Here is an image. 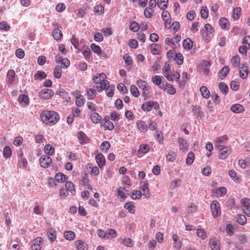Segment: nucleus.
<instances>
[{
  "mask_svg": "<svg viewBox=\"0 0 250 250\" xmlns=\"http://www.w3.org/2000/svg\"><path fill=\"white\" fill-rule=\"evenodd\" d=\"M143 195L142 192L140 190H136L131 194V197L132 199H140Z\"/></svg>",
  "mask_w": 250,
  "mask_h": 250,
  "instance_id": "obj_58",
  "label": "nucleus"
},
{
  "mask_svg": "<svg viewBox=\"0 0 250 250\" xmlns=\"http://www.w3.org/2000/svg\"><path fill=\"white\" fill-rule=\"evenodd\" d=\"M229 175L236 183H239L241 182L240 178L237 175V172L234 170H229Z\"/></svg>",
  "mask_w": 250,
  "mask_h": 250,
  "instance_id": "obj_25",
  "label": "nucleus"
},
{
  "mask_svg": "<svg viewBox=\"0 0 250 250\" xmlns=\"http://www.w3.org/2000/svg\"><path fill=\"white\" fill-rule=\"evenodd\" d=\"M66 175L60 172L55 175V179L58 182H63L66 180Z\"/></svg>",
  "mask_w": 250,
  "mask_h": 250,
  "instance_id": "obj_55",
  "label": "nucleus"
},
{
  "mask_svg": "<svg viewBox=\"0 0 250 250\" xmlns=\"http://www.w3.org/2000/svg\"><path fill=\"white\" fill-rule=\"evenodd\" d=\"M56 95H59L62 97L64 101H68L70 99L68 96V93L63 89H61L56 92Z\"/></svg>",
  "mask_w": 250,
  "mask_h": 250,
  "instance_id": "obj_26",
  "label": "nucleus"
},
{
  "mask_svg": "<svg viewBox=\"0 0 250 250\" xmlns=\"http://www.w3.org/2000/svg\"><path fill=\"white\" fill-rule=\"evenodd\" d=\"M109 85V82L107 80L102 81L100 83V85L95 86V88L98 89L99 92H100L102 89H106L108 85ZM95 88V86L94 87Z\"/></svg>",
  "mask_w": 250,
  "mask_h": 250,
  "instance_id": "obj_42",
  "label": "nucleus"
},
{
  "mask_svg": "<svg viewBox=\"0 0 250 250\" xmlns=\"http://www.w3.org/2000/svg\"><path fill=\"white\" fill-rule=\"evenodd\" d=\"M182 77L183 80L179 82V86L181 87H184L186 82L188 80V74L186 72H183Z\"/></svg>",
  "mask_w": 250,
  "mask_h": 250,
  "instance_id": "obj_52",
  "label": "nucleus"
},
{
  "mask_svg": "<svg viewBox=\"0 0 250 250\" xmlns=\"http://www.w3.org/2000/svg\"><path fill=\"white\" fill-rule=\"evenodd\" d=\"M115 87L113 85H108L106 88V93L108 97H112L114 95Z\"/></svg>",
  "mask_w": 250,
  "mask_h": 250,
  "instance_id": "obj_53",
  "label": "nucleus"
},
{
  "mask_svg": "<svg viewBox=\"0 0 250 250\" xmlns=\"http://www.w3.org/2000/svg\"><path fill=\"white\" fill-rule=\"evenodd\" d=\"M96 162L100 168H102L105 164V159L103 154L99 153L95 157Z\"/></svg>",
  "mask_w": 250,
  "mask_h": 250,
  "instance_id": "obj_16",
  "label": "nucleus"
},
{
  "mask_svg": "<svg viewBox=\"0 0 250 250\" xmlns=\"http://www.w3.org/2000/svg\"><path fill=\"white\" fill-rule=\"evenodd\" d=\"M192 112L197 117H201L204 114L201 110V107L199 106H195L192 109Z\"/></svg>",
  "mask_w": 250,
  "mask_h": 250,
  "instance_id": "obj_49",
  "label": "nucleus"
},
{
  "mask_svg": "<svg viewBox=\"0 0 250 250\" xmlns=\"http://www.w3.org/2000/svg\"><path fill=\"white\" fill-rule=\"evenodd\" d=\"M152 83L159 86L162 89L166 90L167 88V82L162 83V78L158 75H154L152 77Z\"/></svg>",
  "mask_w": 250,
  "mask_h": 250,
  "instance_id": "obj_7",
  "label": "nucleus"
},
{
  "mask_svg": "<svg viewBox=\"0 0 250 250\" xmlns=\"http://www.w3.org/2000/svg\"><path fill=\"white\" fill-rule=\"evenodd\" d=\"M42 121L45 124L52 126L57 123L60 119L59 114L53 111H44L41 115Z\"/></svg>",
  "mask_w": 250,
  "mask_h": 250,
  "instance_id": "obj_1",
  "label": "nucleus"
},
{
  "mask_svg": "<svg viewBox=\"0 0 250 250\" xmlns=\"http://www.w3.org/2000/svg\"><path fill=\"white\" fill-rule=\"evenodd\" d=\"M43 243L42 238L41 237H37L33 240V243L31 246L32 250H41V245Z\"/></svg>",
  "mask_w": 250,
  "mask_h": 250,
  "instance_id": "obj_9",
  "label": "nucleus"
},
{
  "mask_svg": "<svg viewBox=\"0 0 250 250\" xmlns=\"http://www.w3.org/2000/svg\"><path fill=\"white\" fill-rule=\"evenodd\" d=\"M47 77V75L44 71H37L36 73L34 76V78L35 80H42L45 79Z\"/></svg>",
  "mask_w": 250,
  "mask_h": 250,
  "instance_id": "obj_29",
  "label": "nucleus"
},
{
  "mask_svg": "<svg viewBox=\"0 0 250 250\" xmlns=\"http://www.w3.org/2000/svg\"><path fill=\"white\" fill-rule=\"evenodd\" d=\"M18 101L20 103H24L25 104L28 105L29 103V99L27 95L21 94L19 96Z\"/></svg>",
  "mask_w": 250,
  "mask_h": 250,
  "instance_id": "obj_45",
  "label": "nucleus"
},
{
  "mask_svg": "<svg viewBox=\"0 0 250 250\" xmlns=\"http://www.w3.org/2000/svg\"><path fill=\"white\" fill-rule=\"evenodd\" d=\"M241 13V9L240 7H235L233 10V14L232 18L234 20H237L240 17Z\"/></svg>",
  "mask_w": 250,
  "mask_h": 250,
  "instance_id": "obj_36",
  "label": "nucleus"
},
{
  "mask_svg": "<svg viewBox=\"0 0 250 250\" xmlns=\"http://www.w3.org/2000/svg\"><path fill=\"white\" fill-rule=\"evenodd\" d=\"M75 245L78 250H87L88 249V245L81 240L76 241Z\"/></svg>",
  "mask_w": 250,
  "mask_h": 250,
  "instance_id": "obj_18",
  "label": "nucleus"
},
{
  "mask_svg": "<svg viewBox=\"0 0 250 250\" xmlns=\"http://www.w3.org/2000/svg\"><path fill=\"white\" fill-rule=\"evenodd\" d=\"M240 57L238 55L233 57L231 60V64L234 67L238 66L240 64Z\"/></svg>",
  "mask_w": 250,
  "mask_h": 250,
  "instance_id": "obj_46",
  "label": "nucleus"
},
{
  "mask_svg": "<svg viewBox=\"0 0 250 250\" xmlns=\"http://www.w3.org/2000/svg\"><path fill=\"white\" fill-rule=\"evenodd\" d=\"M170 69L171 66L169 63L168 62H165L162 68L163 73L168 81H173L172 75L170 73Z\"/></svg>",
  "mask_w": 250,
  "mask_h": 250,
  "instance_id": "obj_6",
  "label": "nucleus"
},
{
  "mask_svg": "<svg viewBox=\"0 0 250 250\" xmlns=\"http://www.w3.org/2000/svg\"><path fill=\"white\" fill-rule=\"evenodd\" d=\"M237 221L239 224L244 225L246 224L247 218L245 215L239 214L237 216Z\"/></svg>",
  "mask_w": 250,
  "mask_h": 250,
  "instance_id": "obj_56",
  "label": "nucleus"
},
{
  "mask_svg": "<svg viewBox=\"0 0 250 250\" xmlns=\"http://www.w3.org/2000/svg\"><path fill=\"white\" fill-rule=\"evenodd\" d=\"M124 207L125 208L127 209L130 213L132 214L135 213V206L133 202L126 203L124 205Z\"/></svg>",
  "mask_w": 250,
  "mask_h": 250,
  "instance_id": "obj_38",
  "label": "nucleus"
},
{
  "mask_svg": "<svg viewBox=\"0 0 250 250\" xmlns=\"http://www.w3.org/2000/svg\"><path fill=\"white\" fill-rule=\"evenodd\" d=\"M101 124L105 130H112L114 129V125L112 122L109 121L108 117H105L101 121Z\"/></svg>",
  "mask_w": 250,
  "mask_h": 250,
  "instance_id": "obj_8",
  "label": "nucleus"
},
{
  "mask_svg": "<svg viewBox=\"0 0 250 250\" xmlns=\"http://www.w3.org/2000/svg\"><path fill=\"white\" fill-rule=\"evenodd\" d=\"M92 122L94 124L98 123L101 120V116L97 113L94 112L90 116Z\"/></svg>",
  "mask_w": 250,
  "mask_h": 250,
  "instance_id": "obj_43",
  "label": "nucleus"
},
{
  "mask_svg": "<svg viewBox=\"0 0 250 250\" xmlns=\"http://www.w3.org/2000/svg\"><path fill=\"white\" fill-rule=\"evenodd\" d=\"M219 25L221 28L224 30H229V23L228 20L225 18H221L219 20Z\"/></svg>",
  "mask_w": 250,
  "mask_h": 250,
  "instance_id": "obj_24",
  "label": "nucleus"
},
{
  "mask_svg": "<svg viewBox=\"0 0 250 250\" xmlns=\"http://www.w3.org/2000/svg\"><path fill=\"white\" fill-rule=\"evenodd\" d=\"M176 157L174 151H170L166 156V159L167 161L173 162L175 161Z\"/></svg>",
  "mask_w": 250,
  "mask_h": 250,
  "instance_id": "obj_64",
  "label": "nucleus"
},
{
  "mask_svg": "<svg viewBox=\"0 0 250 250\" xmlns=\"http://www.w3.org/2000/svg\"><path fill=\"white\" fill-rule=\"evenodd\" d=\"M130 91L132 95L135 97H138L140 95L139 90L135 85H131Z\"/></svg>",
  "mask_w": 250,
  "mask_h": 250,
  "instance_id": "obj_63",
  "label": "nucleus"
},
{
  "mask_svg": "<svg viewBox=\"0 0 250 250\" xmlns=\"http://www.w3.org/2000/svg\"><path fill=\"white\" fill-rule=\"evenodd\" d=\"M62 66L57 65L54 70V76L57 79L60 78L62 75Z\"/></svg>",
  "mask_w": 250,
  "mask_h": 250,
  "instance_id": "obj_44",
  "label": "nucleus"
},
{
  "mask_svg": "<svg viewBox=\"0 0 250 250\" xmlns=\"http://www.w3.org/2000/svg\"><path fill=\"white\" fill-rule=\"evenodd\" d=\"M54 92L51 89H43L39 93V97L41 99L48 100L51 98L54 95Z\"/></svg>",
  "mask_w": 250,
  "mask_h": 250,
  "instance_id": "obj_3",
  "label": "nucleus"
},
{
  "mask_svg": "<svg viewBox=\"0 0 250 250\" xmlns=\"http://www.w3.org/2000/svg\"><path fill=\"white\" fill-rule=\"evenodd\" d=\"M77 137L80 141V144H83L87 142L88 138L86 134L83 131H81L78 133Z\"/></svg>",
  "mask_w": 250,
  "mask_h": 250,
  "instance_id": "obj_23",
  "label": "nucleus"
},
{
  "mask_svg": "<svg viewBox=\"0 0 250 250\" xmlns=\"http://www.w3.org/2000/svg\"><path fill=\"white\" fill-rule=\"evenodd\" d=\"M155 138L158 140V141L161 143L163 144L164 142V136L163 133L162 131L160 130H157L155 132Z\"/></svg>",
  "mask_w": 250,
  "mask_h": 250,
  "instance_id": "obj_54",
  "label": "nucleus"
},
{
  "mask_svg": "<svg viewBox=\"0 0 250 250\" xmlns=\"http://www.w3.org/2000/svg\"><path fill=\"white\" fill-rule=\"evenodd\" d=\"M88 175L85 173L84 176L81 179V182L84 186H87L88 188L92 190V187L89 185V180L88 179Z\"/></svg>",
  "mask_w": 250,
  "mask_h": 250,
  "instance_id": "obj_40",
  "label": "nucleus"
},
{
  "mask_svg": "<svg viewBox=\"0 0 250 250\" xmlns=\"http://www.w3.org/2000/svg\"><path fill=\"white\" fill-rule=\"evenodd\" d=\"M172 237L174 241L173 247L176 250H180L181 248L182 242L179 240L178 236L176 234H174L172 235Z\"/></svg>",
  "mask_w": 250,
  "mask_h": 250,
  "instance_id": "obj_19",
  "label": "nucleus"
},
{
  "mask_svg": "<svg viewBox=\"0 0 250 250\" xmlns=\"http://www.w3.org/2000/svg\"><path fill=\"white\" fill-rule=\"evenodd\" d=\"M196 235L202 240H205L207 238V234L204 229H196Z\"/></svg>",
  "mask_w": 250,
  "mask_h": 250,
  "instance_id": "obj_30",
  "label": "nucleus"
},
{
  "mask_svg": "<svg viewBox=\"0 0 250 250\" xmlns=\"http://www.w3.org/2000/svg\"><path fill=\"white\" fill-rule=\"evenodd\" d=\"M52 164V160L48 155H43L40 159V164L41 167L43 168L49 167Z\"/></svg>",
  "mask_w": 250,
  "mask_h": 250,
  "instance_id": "obj_5",
  "label": "nucleus"
},
{
  "mask_svg": "<svg viewBox=\"0 0 250 250\" xmlns=\"http://www.w3.org/2000/svg\"><path fill=\"white\" fill-rule=\"evenodd\" d=\"M86 167L87 169H91L89 172L91 175L97 176L99 174L100 170L98 167L93 166L91 164H88Z\"/></svg>",
  "mask_w": 250,
  "mask_h": 250,
  "instance_id": "obj_21",
  "label": "nucleus"
},
{
  "mask_svg": "<svg viewBox=\"0 0 250 250\" xmlns=\"http://www.w3.org/2000/svg\"><path fill=\"white\" fill-rule=\"evenodd\" d=\"M153 12L154 10L152 8L146 7L144 9V15L146 18L149 19L152 17Z\"/></svg>",
  "mask_w": 250,
  "mask_h": 250,
  "instance_id": "obj_61",
  "label": "nucleus"
},
{
  "mask_svg": "<svg viewBox=\"0 0 250 250\" xmlns=\"http://www.w3.org/2000/svg\"><path fill=\"white\" fill-rule=\"evenodd\" d=\"M65 186L67 190L70 191L72 194H74L75 192V186L72 182H66Z\"/></svg>",
  "mask_w": 250,
  "mask_h": 250,
  "instance_id": "obj_47",
  "label": "nucleus"
},
{
  "mask_svg": "<svg viewBox=\"0 0 250 250\" xmlns=\"http://www.w3.org/2000/svg\"><path fill=\"white\" fill-rule=\"evenodd\" d=\"M168 0H158V5L161 9H165L168 6Z\"/></svg>",
  "mask_w": 250,
  "mask_h": 250,
  "instance_id": "obj_59",
  "label": "nucleus"
},
{
  "mask_svg": "<svg viewBox=\"0 0 250 250\" xmlns=\"http://www.w3.org/2000/svg\"><path fill=\"white\" fill-rule=\"evenodd\" d=\"M160 107L159 104L157 102L153 101H147L143 104L141 106V109L144 111L148 112L152 110V108L157 110Z\"/></svg>",
  "mask_w": 250,
  "mask_h": 250,
  "instance_id": "obj_2",
  "label": "nucleus"
},
{
  "mask_svg": "<svg viewBox=\"0 0 250 250\" xmlns=\"http://www.w3.org/2000/svg\"><path fill=\"white\" fill-rule=\"evenodd\" d=\"M240 76L243 79L247 78L249 73V68L248 66L244 64H242L240 66L239 69Z\"/></svg>",
  "mask_w": 250,
  "mask_h": 250,
  "instance_id": "obj_13",
  "label": "nucleus"
},
{
  "mask_svg": "<svg viewBox=\"0 0 250 250\" xmlns=\"http://www.w3.org/2000/svg\"><path fill=\"white\" fill-rule=\"evenodd\" d=\"M183 47L188 50L190 49L193 46V42L190 38H187L183 41Z\"/></svg>",
  "mask_w": 250,
  "mask_h": 250,
  "instance_id": "obj_31",
  "label": "nucleus"
},
{
  "mask_svg": "<svg viewBox=\"0 0 250 250\" xmlns=\"http://www.w3.org/2000/svg\"><path fill=\"white\" fill-rule=\"evenodd\" d=\"M150 150V146L148 145L144 144L140 146L139 149V152L142 154H146L149 152Z\"/></svg>",
  "mask_w": 250,
  "mask_h": 250,
  "instance_id": "obj_37",
  "label": "nucleus"
},
{
  "mask_svg": "<svg viewBox=\"0 0 250 250\" xmlns=\"http://www.w3.org/2000/svg\"><path fill=\"white\" fill-rule=\"evenodd\" d=\"M219 88L222 92L226 94L229 91V88L227 84L223 82H221L218 84Z\"/></svg>",
  "mask_w": 250,
  "mask_h": 250,
  "instance_id": "obj_60",
  "label": "nucleus"
},
{
  "mask_svg": "<svg viewBox=\"0 0 250 250\" xmlns=\"http://www.w3.org/2000/svg\"><path fill=\"white\" fill-rule=\"evenodd\" d=\"M211 192L214 193L217 197L224 196L227 193V189L225 187H222L216 189H212Z\"/></svg>",
  "mask_w": 250,
  "mask_h": 250,
  "instance_id": "obj_12",
  "label": "nucleus"
},
{
  "mask_svg": "<svg viewBox=\"0 0 250 250\" xmlns=\"http://www.w3.org/2000/svg\"><path fill=\"white\" fill-rule=\"evenodd\" d=\"M231 111L235 113H242L244 111V108L240 104H233L230 107Z\"/></svg>",
  "mask_w": 250,
  "mask_h": 250,
  "instance_id": "obj_22",
  "label": "nucleus"
},
{
  "mask_svg": "<svg viewBox=\"0 0 250 250\" xmlns=\"http://www.w3.org/2000/svg\"><path fill=\"white\" fill-rule=\"evenodd\" d=\"M195 158V155L193 152H189L188 154L187 158L186 159V164L188 165H191Z\"/></svg>",
  "mask_w": 250,
  "mask_h": 250,
  "instance_id": "obj_48",
  "label": "nucleus"
},
{
  "mask_svg": "<svg viewBox=\"0 0 250 250\" xmlns=\"http://www.w3.org/2000/svg\"><path fill=\"white\" fill-rule=\"evenodd\" d=\"M86 95L88 100H93L96 95V90L94 88H89L86 90Z\"/></svg>",
  "mask_w": 250,
  "mask_h": 250,
  "instance_id": "obj_32",
  "label": "nucleus"
},
{
  "mask_svg": "<svg viewBox=\"0 0 250 250\" xmlns=\"http://www.w3.org/2000/svg\"><path fill=\"white\" fill-rule=\"evenodd\" d=\"M231 152V148L229 146H225V148L222 150L218 155V158L221 160H225L227 159L228 156Z\"/></svg>",
  "mask_w": 250,
  "mask_h": 250,
  "instance_id": "obj_10",
  "label": "nucleus"
},
{
  "mask_svg": "<svg viewBox=\"0 0 250 250\" xmlns=\"http://www.w3.org/2000/svg\"><path fill=\"white\" fill-rule=\"evenodd\" d=\"M165 42L167 45L171 47L173 49H175L177 47L173 39L172 38H166L165 40Z\"/></svg>",
  "mask_w": 250,
  "mask_h": 250,
  "instance_id": "obj_50",
  "label": "nucleus"
},
{
  "mask_svg": "<svg viewBox=\"0 0 250 250\" xmlns=\"http://www.w3.org/2000/svg\"><path fill=\"white\" fill-rule=\"evenodd\" d=\"M136 125L138 129L141 133H145L148 130L147 125L143 121H138Z\"/></svg>",
  "mask_w": 250,
  "mask_h": 250,
  "instance_id": "obj_17",
  "label": "nucleus"
},
{
  "mask_svg": "<svg viewBox=\"0 0 250 250\" xmlns=\"http://www.w3.org/2000/svg\"><path fill=\"white\" fill-rule=\"evenodd\" d=\"M159 45L157 43H152L150 46L151 52L154 55H158L159 54L158 49Z\"/></svg>",
  "mask_w": 250,
  "mask_h": 250,
  "instance_id": "obj_62",
  "label": "nucleus"
},
{
  "mask_svg": "<svg viewBox=\"0 0 250 250\" xmlns=\"http://www.w3.org/2000/svg\"><path fill=\"white\" fill-rule=\"evenodd\" d=\"M125 188L123 187H120L117 189V196L120 199L125 200L126 197L125 191Z\"/></svg>",
  "mask_w": 250,
  "mask_h": 250,
  "instance_id": "obj_39",
  "label": "nucleus"
},
{
  "mask_svg": "<svg viewBox=\"0 0 250 250\" xmlns=\"http://www.w3.org/2000/svg\"><path fill=\"white\" fill-rule=\"evenodd\" d=\"M201 95L205 99H208L210 97V92L205 86H202L200 89Z\"/></svg>",
  "mask_w": 250,
  "mask_h": 250,
  "instance_id": "obj_28",
  "label": "nucleus"
},
{
  "mask_svg": "<svg viewBox=\"0 0 250 250\" xmlns=\"http://www.w3.org/2000/svg\"><path fill=\"white\" fill-rule=\"evenodd\" d=\"M229 71V68L228 66H225L219 73V77L221 79H224L228 75Z\"/></svg>",
  "mask_w": 250,
  "mask_h": 250,
  "instance_id": "obj_27",
  "label": "nucleus"
},
{
  "mask_svg": "<svg viewBox=\"0 0 250 250\" xmlns=\"http://www.w3.org/2000/svg\"><path fill=\"white\" fill-rule=\"evenodd\" d=\"M209 246L212 250H220V241L216 238L209 240Z\"/></svg>",
  "mask_w": 250,
  "mask_h": 250,
  "instance_id": "obj_14",
  "label": "nucleus"
},
{
  "mask_svg": "<svg viewBox=\"0 0 250 250\" xmlns=\"http://www.w3.org/2000/svg\"><path fill=\"white\" fill-rule=\"evenodd\" d=\"M76 104L78 106L81 107L84 105L85 102V99L84 97L81 95H79L78 96H76Z\"/></svg>",
  "mask_w": 250,
  "mask_h": 250,
  "instance_id": "obj_35",
  "label": "nucleus"
},
{
  "mask_svg": "<svg viewBox=\"0 0 250 250\" xmlns=\"http://www.w3.org/2000/svg\"><path fill=\"white\" fill-rule=\"evenodd\" d=\"M210 209L213 216L216 218L221 214L220 205L217 201H213L210 204Z\"/></svg>",
  "mask_w": 250,
  "mask_h": 250,
  "instance_id": "obj_4",
  "label": "nucleus"
},
{
  "mask_svg": "<svg viewBox=\"0 0 250 250\" xmlns=\"http://www.w3.org/2000/svg\"><path fill=\"white\" fill-rule=\"evenodd\" d=\"M12 151L8 146H6L3 149V155L4 158H8L11 157Z\"/></svg>",
  "mask_w": 250,
  "mask_h": 250,
  "instance_id": "obj_57",
  "label": "nucleus"
},
{
  "mask_svg": "<svg viewBox=\"0 0 250 250\" xmlns=\"http://www.w3.org/2000/svg\"><path fill=\"white\" fill-rule=\"evenodd\" d=\"M65 238L69 241H71L74 239L75 237V234L72 231H66L63 234Z\"/></svg>",
  "mask_w": 250,
  "mask_h": 250,
  "instance_id": "obj_41",
  "label": "nucleus"
},
{
  "mask_svg": "<svg viewBox=\"0 0 250 250\" xmlns=\"http://www.w3.org/2000/svg\"><path fill=\"white\" fill-rule=\"evenodd\" d=\"M44 150L47 155H52L55 152V148L51 145H46L44 147Z\"/></svg>",
  "mask_w": 250,
  "mask_h": 250,
  "instance_id": "obj_34",
  "label": "nucleus"
},
{
  "mask_svg": "<svg viewBox=\"0 0 250 250\" xmlns=\"http://www.w3.org/2000/svg\"><path fill=\"white\" fill-rule=\"evenodd\" d=\"M137 84L139 87L144 91H148L149 89V86L147 82L142 79L138 80Z\"/></svg>",
  "mask_w": 250,
  "mask_h": 250,
  "instance_id": "obj_20",
  "label": "nucleus"
},
{
  "mask_svg": "<svg viewBox=\"0 0 250 250\" xmlns=\"http://www.w3.org/2000/svg\"><path fill=\"white\" fill-rule=\"evenodd\" d=\"M90 47L91 50L94 53L98 54L99 55L102 56V50L99 45H96L95 43H92L91 44Z\"/></svg>",
  "mask_w": 250,
  "mask_h": 250,
  "instance_id": "obj_51",
  "label": "nucleus"
},
{
  "mask_svg": "<svg viewBox=\"0 0 250 250\" xmlns=\"http://www.w3.org/2000/svg\"><path fill=\"white\" fill-rule=\"evenodd\" d=\"M149 184L147 182H145L141 186L140 189L143 192V195L146 198H149L150 197V192L148 188Z\"/></svg>",
  "mask_w": 250,
  "mask_h": 250,
  "instance_id": "obj_11",
  "label": "nucleus"
},
{
  "mask_svg": "<svg viewBox=\"0 0 250 250\" xmlns=\"http://www.w3.org/2000/svg\"><path fill=\"white\" fill-rule=\"evenodd\" d=\"M54 39L57 41L61 40L62 37V33L61 30L59 29H54L52 32Z\"/></svg>",
  "mask_w": 250,
  "mask_h": 250,
  "instance_id": "obj_33",
  "label": "nucleus"
},
{
  "mask_svg": "<svg viewBox=\"0 0 250 250\" xmlns=\"http://www.w3.org/2000/svg\"><path fill=\"white\" fill-rule=\"evenodd\" d=\"M180 150L186 152L188 149V145L187 141L183 138H179L178 140Z\"/></svg>",
  "mask_w": 250,
  "mask_h": 250,
  "instance_id": "obj_15",
  "label": "nucleus"
}]
</instances>
